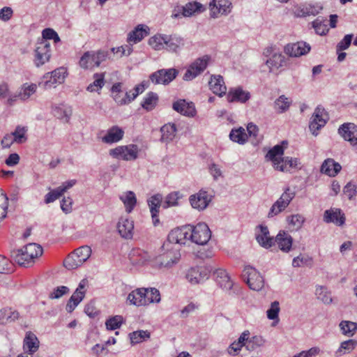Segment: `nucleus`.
<instances>
[{
	"label": "nucleus",
	"mask_w": 357,
	"mask_h": 357,
	"mask_svg": "<svg viewBox=\"0 0 357 357\" xmlns=\"http://www.w3.org/2000/svg\"><path fill=\"white\" fill-rule=\"evenodd\" d=\"M168 36L155 35L149 40V44L155 50L164 48Z\"/></svg>",
	"instance_id": "nucleus-51"
},
{
	"label": "nucleus",
	"mask_w": 357,
	"mask_h": 357,
	"mask_svg": "<svg viewBox=\"0 0 357 357\" xmlns=\"http://www.w3.org/2000/svg\"><path fill=\"white\" fill-rule=\"evenodd\" d=\"M51 58L50 44L48 41L40 40L38 41L34 50L33 63L39 68L47 63Z\"/></svg>",
	"instance_id": "nucleus-10"
},
{
	"label": "nucleus",
	"mask_w": 357,
	"mask_h": 357,
	"mask_svg": "<svg viewBox=\"0 0 357 357\" xmlns=\"http://www.w3.org/2000/svg\"><path fill=\"white\" fill-rule=\"evenodd\" d=\"M26 130L24 127L17 126L15 131L11 133L15 142L21 144L26 141L25 132Z\"/></svg>",
	"instance_id": "nucleus-59"
},
{
	"label": "nucleus",
	"mask_w": 357,
	"mask_h": 357,
	"mask_svg": "<svg viewBox=\"0 0 357 357\" xmlns=\"http://www.w3.org/2000/svg\"><path fill=\"white\" fill-rule=\"evenodd\" d=\"M259 227L260 233L256 235L257 242L261 246L265 248H271L273 245L274 241L273 238L269 235L268 227L263 225H260Z\"/></svg>",
	"instance_id": "nucleus-31"
},
{
	"label": "nucleus",
	"mask_w": 357,
	"mask_h": 357,
	"mask_svg": "<svg viewBox=\"0 0 357 357\" xmlns=\"http://www.w3.org/2000/svg\"><path fill=\"white\" fill-rule=\"evenodd\" d=\"M120 199L123 202L126 211L130 213L137 202L135 193L132 191H128L126 194L121 196Z\"/></svg>",
	"instance_id": "nucleus-40"
},
{
	"label": "nucleus",
	"mask_w": 357,
	"mask_h": 357,
	"mask_svg": "<svg viewBox=\"0 0 357 357\" xmlns=\"http://www.w3.org/2000/svg\"><path fill=\"white\" fill-rule=\"evenodd\" d=\"M8 200L6 195L0 190V221L4 219L7 213Z\"/></svg>",
	"instance_id": "nucleus-58"
},
{
	"label": "nucleus",
	"mask_w": 357,
	"mask_h": 357,
	"mask_svg": "<svg viewBox=\"0 0 357 357\" xmlns=\"http://www.w3.org/2000/svg\"><path fill=\"white\" fill-rule=\"evenodd\" d=\"M180 114L192 118L197 114L195 104L191 101L180 99Z\"/></svg>",
	"instance_id": "nucleus-36"
},
{
	"label": "nucleus",
	"mask_w": 357,
	"mask_h": 357,
	"mask_svg": "<svg viewBox=\"0 0 357 357\" xmlns=\"http://www.w3.org/2000/svg\"><path fill=\"white\" fill-rule=\"evenodd\" d=\"M12 271V264L6 257L0 255V273L8 274Z\"/></svg>",
	"instance_id": "nucleus-61"
},
{
	"label": "nucleus",
	"mask_w": 357,
	"mask_h": 357,
	"mask_svg": "<svg viewBox=\"0 0 357 357\" xmlns=\"http://www.w3.org/2000/svg\"><path fill=\"white\" fill-rule=\"evenodd\" d=\"M158 95L153 92H149L144 98V100L142 102L141 105L146 111H151L155 107L158 103Z\"/></svg>",
	"instance_id": "nucleus-45"
},
{
	"label": "nucleus",
	"mask_w": 357,
	"mask_h": 357,
	"mask_svg": "<svg viewBox=\"0 0 357 357\" xmlns=\"http://www.w3.org/2000/svg\"><path fill=\"white\" fill-rule=\"evenodd\" d=\"M176 126L174 123H167L164 125L160 128L162 133L161 142H169L172 140L176 136Z\"/></svg>",
	"instance_id": "nucleus-34"
},
{
	"label": "nucleus",
	"mask_w": 357,
	"mask_h": 357,
	"mask_svg": "<svg viewBox=\"0 0 357 357\" xmlns=\"http://www.w3.org/2000/svg\"><path fill=\"white\" fill-rule=\"evenodd\" d=\"M339 326L342 334L348 337H352L357 330V323L350 321H342Z\"/></svg>",
	"instance_id": "nucleus-44"
},
{
	"label": "nucleus",
	"mask_w": 357,
	"mask_h": 357,
	"mask_svg": "<svg viewBox=\"0 0 357 357\" xmlns=\"http://www.w3.org/2000/svg\"><path fill=\"white\" fill-rule=\"evenodd\" d=\"M296 196V192L289 187L285 188L281 196L271 206L268 218H273L284 211Z\"/></svg>",
	"instance_id": "nucleus-4"
},
{
	"label": "nucleus",
	"mask_w": 357,
	"mask_h": 357,
	"mask_svg": "<svg viewBox=\"0 0 357 357\" xmlns=\"http://www.w3.org/2000/svg\"><path fill=\"white\" fill-rule=\"evenodd\" d=\"M67 75V70L63 67H60L51 73H45L43 77V81L39 86L45 89L55 88L56 84H62Z\"/></svg>",
	"instance_id": "nucleus-7"
},
{
	"label": "nucleus",
	"mask_w": 357,
	"mask_h": 357,
	"mask_svg": "<svg viewBox=\"0 0 357 357\" xmlns=\"http://www.w3.org/2000/svg\"><path fill=\"white\" fill-rule=\"evenodd\" d=\"M323 7L319 3L316 4H308V5H300L296 6L294 8V13L295 16L298 17H307V16H315L318 15Z\"/></svg>",
	"instance_id": "nucleus-18"
},
{
	"label": "nucleus",
	"mask_w": 357,
	"mask_h": 357,
	"mask_svg": "<svg viewBox=\"0 0 357 357\" xmlns=\"http://www.w3.org/2000/svg\"><path fill=\"white\" fill-rule=\"evenodd\" d=\"M232 5L229 0H212L209 3L210 15L212 18L227 15L231 11Z\"/></svg>",
	"instance_id": "nucleus-13"
},
{
	"label": "nucleus",
	"mask_w": 357,
	"mask_h": 357,
	"mask_svg": "<svg viewBox=\"0 0 357 357\" xmlns=\"http://www.w3.org/2000/svg\"><path fill=\"white\" fill-rule=\"evenodd\" d=\"M211 238V231L204 222L196 225H185L180 227V245L194 243L197 245H206Z\"/></svg>",
	"instance_id": "nucleus-2"
},
{
	"label": "nucleus",
	"mask_w": 357,
	"mask_h": 357,
	"mask_svg": "<svg viewBox=\"0 0 357 357\" xmlns=\"http://www.w3.org/2000/svg\"><path fill=\"white\" fill-rule=\"evenodd\" d=\"M149 34V28L144 24L137 25L134 30L129 33L128 40L135 43L141 41L145 36Z\"/></svg>",
	"instance_id": "nucleus-29"
},
{
	"label": "nucleus",
	"mask_w": 357,
	"mask_h": 357,
	"mask_svg": "<svg viewBox=\"0 0 357 357\" xmlns=\"http://www.w3.org/2000/svg\"><path fill=\"white\" fill-rule=\"evenodd\" d=\"M37 86L36 84H24L21 88L20 92L18 93L19 98L26 100L30 98L31 95L36 93Z\"/></svg>",
	"instance_id": "nucleus-50"
},
{
	"label": "nucleus",
	"mask_w": 357,
	"mask_h": 357,
	"mask_svg": "<svg viewBox=\"0 0 357 357\" xmlns=\"http://www.w3.org/2000/svg\"><path fill=\"white\" fill-rule=\"evenodd\" d=\"M344 214L340 208H331L325 211L324 221L326 223H333L337 226H342L345 222Z\"/></svg>",
	"instance_id": "nucleus-19"
},
{
	"label": "nucleus",
	"mask_w": 357,
	"mask_h": 357,
	"mask_svg": "<svg viewBox=\"0 0 357 357\" xmlns=\"http://www.w3.org/2000/svg\"><path fill=\"white\" fill-rule=\"evenodd\" d=\"M199 305L194 303H190L180 311V317L186 318L194 314L198 309Z\"/></svg>",
	"instance_id": "nucleus-63"
},
{
	"label": "nucleus",
	"mask_w": 357,
	"mask_h": 357,
	"mask_svg": "<svg viewBox=\"0 0 357 357\" xmlns=\"http://www.w3.org/2000/svg\"><path fill=\"white\" fill-rule=\"evenodd\" d=\"M357 341L355 340H348L341 343L339 349L336 351L337 356H342L351 353L356 347Z\"/></svg>",
	"instance_id": "nucleus-49"
},
{
	"label": "nucleus",
	"mask_w": 357,
	"mask_h": 357,
	"mask_svg": "<svg viewBox=\"0 0 357 357\" xmlns=\"http://www.w3.org/2000/svg\"><path fill=\"white\" fill-rule=\"evenodd\" d=\"M139 148L135 144L119 146L109 150V155L116 159L126 161L135 160L138 157Z\"/></svg>",
	"instance_id": "nucleus-9"
},
{
	"label": "nucleus",
	"mask_w": 357,
	"mask_h": 357,
	"mask_svg": "<svg viewBox=\"0 0 357 357\" xmlns=\"http://www.w3.org/2000/svg\"><path fill=\"white\" fill-rule=\"evenodd\" d=\"M289 225L295 230L301 229L305 222V218L301 214H294L287 218Z\"/></svg>",
	"instance_id": "nucleus-52"
},
{
	"label": "nucleus",
	"mask_w": 357,
	"mask_h": 357,
	"mask_svg": "<svg viewBox=\"0 0 357 357\" xmlns=\"http://www.w3.org/2000/svg\"><path fill=\"white\" fill-rule=\"evenodd\" d=\"M22 251L28 254L33 259L42 255L43 248L37 243H29L22 248Z\"/></svg>",
	"instance_id": "nucleus-41"
},
{
	"label": "nucleus",
	"mask_w": 357,
	"mask_h": 357,
	"mask_svg": "<svg viewBox=\"0 0 357 357\" xmlns=\"http://www.w3.org/2000/svg\"><path fill=\"white\" fill-rule=\"evenodd\" d=\"M24 348L28 349L29 354H33L39 348V340L32 332H27L24 339Z\"/></svg>",
	"instance_id": "nucleus-33"
},
{
	"label": "nucleus",
	"mask_w": 357,
	"mask_h": 357,
	"mask_svg": "<svg viewBox=\"0 0 357 357\" xmlns=\"http://www.w3.org/2000/svg\"><path fill=\"white\" fill-rule=\"evenodd\" d=\"M145 87L143 84L137 85L132 91L126 93L125 96L128 100V103L132 101L139 93H142Z\"/></svg>",
	"instance_id": "nucleus-62"
},
{
	"label": "nucleus",
	"mask_w": 357,
	"mask_h": 357,
	"mask_svg": "<svg viewBox=\"0 0 357 357\" xmlns=\"http://www.w3.org/2000/svg\"><path fill=\"white\" fill-rule=\"evenodd\" d=\"M206 10V7L197 1L189 2L183 7L182 14L184 17H192Z\"/></svg>",
	"instance_id": "nucleus-30"
},
{
	"label": "nucleus",
	"mask_w": 357,
	"mask_h": 357,
	"mask_svg": "<svg viewBox=\"0 0 357 357\" xmlns=\"http://www.w3.org/2000/svg\"><path fill=\"white\" fill-rule=\"evenodd\" d=\"M93 77L95 80L86 88L87 91L89 92L100 91L105 84V73H95Z\"/></svg>",
	"instance_id": "nucleus-46"
},
{
	"label": "nucleus",
	"mask_w": 357,
	"mask_h": 357,
	"mask_svg": "<svg viewBox=\"0 0 357 357\" xmlns=\"http://www.w3.org/2000/svg\"><path fill=\"white\" fill-rule=\"evenodd\" d=\"M312 262V258L308 256H304L300 255L294 257L292 260V266L293 267H301L303 265H310Z\"/></svg>",
	"instance_id": "nucleus-57"
},
{
	"label": "nucleus",
	"mask_w": 357,
	"mask_h": 357,
	"mask_svg": "<svg viewBox=\"0 0 357 357\" xmlns=\"http://www.w3.org/2000/svg\"><path fill=\"white\" fill-rule=\"evenodd\" d=\"M250 98V92L243 90L241 86L231 88L227 95V100L229 102L245 103Z\"/></svg>",
	"instance_id": "nucleus-20"
},
{
	"label": "nucleus",
	"mask_w": 357,
	"mask_h": 357,
	"mask_svg": "<svg viewBox=\"0 0 357 357\" xmlns=\"http://www.w3.org/2000/svg\"><path fill=\"white\" fill-rule=\"evenodd\" d=\"M210 61L211 57L208 55L196 59L186 70L183 77V80L191 81L201 75L206 69Z\"/></svg>",
	"instance_id": "nucleus-6"
},
{
	"label": "nucleus",
	"mask_w": 357,
	"mask_h": 357,
	"mask_svg": "<svg viewBox=\"0 0 357 357\" xmlns=\"http://www.w3.org/2000/svg\"><path fill=\"white\" fill-rule=\"evenodd\" d=\"M338 133L351 146L357 145V126L353 123H344L338 129Z\"/></svg>",
	"instance_id": "nucleus-17"
},
{
	"label": "nucleus",
	"mask_w": 357,
	"mask_h": 357,
	"mask_svg": "<svg viewBox=\"0 0 357 357\" xmlns=\"http://www.w3.org/2000/svg\"><path fill=\"white\" fill-rule=\"evenodd\" d=\"M162 200V196L160 194H156L151 196L147 201L150 212L151 213L153 224L154 226H157L159 224V208L161 206Z\"/></svg>",
	"instance_id": "nucleus-21"
},
{
	"label": "nucleus",
	"mask_w": 357,
	"mask_h": 357,
	"mask_svg": "<svg viewBox=\"0 0 357 357\" xmlns=\"http://www.w3.org/2000/svg\"><path fill=\"white\" fill-rule=\"evenodd\" d=\"M285 63L284 56L280 53H274L265 61L266 66L268 68L270 73L278 75L280 68L282 67Z\"/></svg>",
	"instance_id": "nucleus-23"
},
{
	"label": "nucleus",
	"mask_w": 357,
	"mask_h": 357,
	"mask_svg": "<svg viewBox=\"0 0 357 357\" xmlns=\"http://www.w3.org/2000/svg\"><path fill=\"white\" fill-rule=\"evenodd\" d=\"M176 70L174 68L161 69L150 75L151 81L155 84H167L176 76Z\"/></svg>",
	"instance_id": "nucleus-15"
},
{
	"label": "nucleus",
	"mask_w": 357,
	"mask_h": 357,
	"mask_svg": "<svg viewBox=\"0 0 357 357\" xmlns=\"http://www.w3.org/2000/svg\"><path fill=\"white\" fill-rule=\"evenodd\" d=\"M108 55V52L105 50L87 51L81 56L79 65L82 69L92 70L95 67H98L102 62L106 61Z\"/></svg>",
	"instance_id": "nucleus-3"
},
{
	"label": "nucleus",
	"mask_w": 357,
	"mask_h": 357,
	"mask_svg": "<svg viewBox=\"0 0 357 357\" xmlns=\"http://www.w3.org/2000/svg\"><path fill=\"white\" fill-rule=\"evenodd\" d=\"M311 50L310 45L304 41L289 43L284 47V52L291 57H299L307 54Z\"/></svg>",
	"instance_id": "nucleus-16"
},
{
	"label": "nucleus",
	"mask_w": 357,
	"mask_h": 357,
	"mask_svg": "<svg viewBox=\"0 0 357 357\" xmlns=\"http://www.w3.org/2000/svg\"><path fill=\"white\" fill-rule=\"evenodd\" d=\"M247 131L248 137H250L251 143L254 145H257L261 141V137L259 136L258 127L255 124L250 123L248 124Z\"/></svg>",
	"instance_id": "nucleus-53"
},
{
	"label": "nucleus",
	"mask_w": 357,
	"mask_h": 357,
	"mask_svg": "<svg viewBox=\"0 0 357 357\" xmlns=\"http://www.w3.org/2000/svg\"><path fill=\"white\" fill-rule=\"evenodd\" d=\"M341 165L332 158L324 161L321 167V172L329 176H336L341 170Z\"/></svg>",
	"instance_id": "nucleus-27"
},
{
	"label": "nucleus",
	"mask_w": 357,
	"mask_h": 357,
	"mask_svg": "<svg viewBox=\"0 0 357 357\" xmlns=\"http://www.w3.org/2000/svg\"><path fill=\"white\" fill-rule=\"evenodd\" d=\"M212 271L213 272V275L215 277L217 282L220 285L222 288L225 289H229L231 288V281L225 270L222 268H217L214 271L213 270Z\"/></svg>",
	"instance_id": "nucleus-32"
},
{
	"label": "nucleus",
	"mask_w": 357,
	"mask_h": 357,
	"mask_svg": "<svg viewBox=\"0 0 357 357\" xmlns=\"http://www.w3.org/2000/svg\"><path fill=\"white\" fill-rule=\"evenodd\" d=\"M53 114L58 119L68 122L72 115V109L70 107L61 105L53 107Z\"/></svg>",
	"instance_id": "nucleus-37"
},
{
	"label": "nucleus",
	"mask_w": 357,
	"mask_h": 357,
	"mask_svg": "<svg viewBox=\"0 0 357 357\" xmlns=\"http://www.w3.org/2000/svg\"><path fill=\"white\" fill-rule=\"evenodd\" d=\"M280 303L275 301L271 303L269 309L266 311V315L268 319L274 321L273 326L279 322Z\"/></svg>",
	"instance_id": "nucleus-48"
},
{
	"label": "nucleus",
	"mask_w": 357,
	"mask_h": 357,
	"mask_svg": "<svg viewBox=\"0 0 357 357\" xmlns=\"http://www.w3.org/2000/svg\"><path fill=\"white\" fill-rule=\"evenodd\" d=\"M129 337L131 344H136L148 340L150 337V333L148 331H137L130 333Z\"/></svg>",
	"instance_id": "nucleus-47"
},
{
	"label": "nucleus",
	"mask_w": 357,
	"mask_h": 357,
	"mask_svg": "<svg viewBox=\"0 0 357 357\" xmlns=\"http://www.w3.org/2000/svg\"><path fill=\"white\" fill-rule=\"evenodd\" d=\"M242 277L252 290L260 291L264 285L263 277L252 266H245L243 271Z\"/></svg>",
	"instance_id": "nucleus-8"
},
{
	"label": "nucleus",
	"mask_w": 357,
	"mask_h": 357,
	"mask_svg": "<svg viewBox=\"0 0 357 357\" xmlns=\"http://www.w3.org/2000/svg\"><path fill=\"white\" fill-rule=\"evenodd\" d=\"M283 144H287V141H282L281 144H277L271 148L266 154L265 159L266 161L272 162L273 167L280 172H284L286 166L281 164L282 160L284 158V147Z\"/></svg>",
	"instance_id": "nucleus-11"
},
{
	"label": "nucleus",
	"mask_w": 357,
	"mask_h": 357,
	"mask_svg": "<svg viewBox=\"0 0 357 357\" xmlns=\"http://www.w3.org/2000/svg\"><path fill=\"white\" fill-rule=\"evenodd\" d=\"M124 131L121 128L116 126H112L102 138V141L106 144L116 143L122 139Z\"/></svg>",
	"instance_id": "nucleus-28"
},
{
	"label": "nucleus",
	"mask_w": 357,
	"mask_h": 357,
	"mask_svg": "<svg viewBox=\"0 0 357 357\" xmlns=\"http://www.w3.org/2000/svg\"><path fill=\"white\" fill-rule=\"evenodd\" d=\"M69 291L68 287L66 286H60L54 289L52 292L49 295L50 299H58L62 297L63 295L68 294Z\"/></svg>",
	"instance_id": "nucleus-64"
},
{
	"label": "nucleus",
	"mask_w": 357,
	"mask_h": 357,
	"mask_svg": "<svg viewBox=\"0 0 357 357\" xmlns=\"http://www.w3.org/2000/svg\"><path fill=\"white\" fill-rule=\"evenodd\" d=\"M229 138L234 142L244 144L248 141V134L242 127L233 128L229 133Z\"/></svg>",
	"instance_id": "nucleus-35"
},
{
	"label": "nucleus",
	"mask_w": 357,
	"mask_h": 357,
	"mask_svg": "<svg viewBox=\"0 0 357 357\" xmlns=\"http://www.w3.org/2000/svg\"><path fill=\"white\" fill-rule=\"evenodd\" d=\"M212 271L211 265L192 267L186 271L185 278L192 284L203 283L209 278Z\"/></svg>",
	"instance_id": "nucleus-5"
},
{
	"label": "nucleus",
	"mask_w": 357,
	"mask_h": 357,
	"mask_svg": "<svg viewBox=\"0 0 357 357\" xmlns=\"http://www.w3.org/2000/svg\"><path fill=\"white\" fill-rule=\"evenodd\" d=\"M275 242L280 250L288 252L292 247L293 238L288 233L281 231L276 236Z\"/></svg>",
	"instance_id": "nucleus-26"
},
{
	"label": "nucleus",
	"mask_w": 357,
	"mask_h": 357,
	"mask_svg": "<svg viewBox=\"0 0 357 357\" xmlns=\"http://www.w3.org/2000/svg\"><path fill=\"white\" fill-rule=\"evenodd\" d=\"M12 257L20 266H29L33 261V259L29 258L28 254L22 251V248L14 250L12 253Z\"/></svg>",
	"instance_id": "nucleus-38"
},
{
	"label": "nucleus",
	"mask_w": 357,
	"mask_h": 357,
	"mask_svg": "<svg viewBox=\"0 0 357 357\" xmlns=\"http://www.w3.org/2000/svg\"><path fill=\"white\" fill-rule=\"evenodd\" d=\"M211 200L212 196L203 189L190 195L189 197V202L191 206L199 211L205 210Z\"/></svg>",
	"instance_id": "nucleus-12"
},
{
	"label": "nucleus",
	"mask_w": 357,
	"mask_h": 357,
	"mask_svg": "<svg viewBox=\"0 0 357 357\" xmlns=\"http://www.w3.org/2000/svg\"><path fill=\"white\" fill-rule=\"evenodd\" d=\"M326 22V20L320 19L319 17L312 22V27L317 34L323 36L328 33V28Z\"/></svg>",
	"instance_id": "nucleus-54"
},
{
	"label": "nucleus",
	"mask_w": 357,
	"mask_h": 357,
	"mask_svg": "<svg viewBox=\"0 0 357 357\" xmlns=\"http://www.w3.org/2000/svg\"><path fill=\"white\" fill-rule=\"evenodd\" d=\"M326 119L327 114L325 109L317 107L314 110L309 125V128L313 135L317 136L318 135L317 131L325 126Z\"/></svg>",
	"instance_id": "nucleus-14"
},
{
	"label": "nucleus",
	"mask_w": 357,
	"mask_h": 357,
	"mask_svg": "<svg viewBox=\"0 0 357 357\" xmlns=\"http://www.w3.org/2000/svg\"><path fill=\"white\" fill-rule=\"evenodd\" d=\"M151 258L148 252L140 250L137 252L136 258H132V261L134 264L143 266L151 261Z\"/></svg>",
	"instance_id": "nucleus-55"
},
{
	"label": "nucleus",
	"mask_w": 357,
	"mask_h": 357,
	"mask_svg": "<svg viewBox=\"0 0 357 357\" xmlns=\"http://www.w3.org/2000/svg\"><path fill=\"white\" fill-rule=\"evenodd\" d=\"M291 104L284 95L279 96L274 102V109L278 113H284L287 111Z\"/></svg>",
	"instance_id": "nucleus-39"
},
{
	"label": "nucleus",
	"mask_w": 357,
	"mask_h": 357,
	"mask_svg": "<svg viewBox=\"0 0 357 357\" xmlns=\"http://www.w3.org/2000/svg\"><path fill=\"white\" fill-rule=\"evenodd\" d=\"M134 229L133 222L125 218H121L117 224V229L121 237L124 238H131L132 236V230Z\"/></svg>",
	"instance_id": "nucleus-25"
},
{
	"label": "nucleus",
	"mask_w": 357,
	"mask_h": 357,
	"mask_svg": "<svg viewBox=\"0 0 357 357\" xmlns=\"http://www.w3.org/2000/svg\"><path fill=\"white\" fill-rule=\"evenodd\" d=\"M74 252L76 253V255H77L78 257L82 260L83 263L85 262L91 255V248L86 245L79 247Z\"/></svg>",
	"instance_id": "nucleus-60"
},
{
	"label": "nucleus",
	"mask_w": 357,
	"mask_h": 357,
	"mask_svg": "<svg viewBox=\"0 0 357 357\" xmlns=\"http://www.w3.org/2000/svg\"><path fill=\"white\" fill-rule=\"evenodd\" d=\"M165 252L156 257L152 261V266L157 268H171L176 264V255L178 252V228H174L168 234L166 241L162 245Z\"/></svg>",
	"instance_id": "nucleus-1"
},
{
	"label": "nucleus",
	"mask_w": 357,
	"mask_h": 357,
	"mask_svg": "<svg viewBox=\"0 0 357 357\" xmlns=\"http://www.w3.org/2000/svg\"><path fill=\"white\" fill-rule=\"evenodd\" d=\"M148 289L139 288L131 291L128 296V301L130 304L136 306H142L148 304L146 301Z\"/></svg>",
	"instance_id": "nucleus-22"
},
{
	"label": "nucleus",
	"mask_w": 357,
	"mask_h": 357,
	"mask_svg": "<svg viewBox=\"0 0 357 357\" xmlns=\"http://www.w3.org/2000/svg\"><path fill=\"white\" fill-rule=\"evenodd\" d=\"M210 89L213 93L222 97L225 95L227 87L221 75H211L208 82Z\"/></svg>",
	"instance_id": "nucleus-24"
},
{
	"label": "nucleus",
	"mask_w": 357,
	"mask_h": 357,
	"mask_svg": "<svg viewBox=\"0 0 357 357\" xmlns=\"http://www.w3.org/2000/svg\"><path fill=\"white\" fill-rule=\"evenodd\" d=\"M82 264L83 262L75 252L70 254L63 261V266L68 270L75 269Z\"/></svg>",
	"instance_id": "nucleus-43"
},
{
	"label": "nucleus",
	"mask_w": 357,
	"mask_h": 357,
	"mask_svg": "<svg viewBox=\"0 0 357 357\" xmlns=\"http://www.w3.org/2000/svg\"><path fill=\"white\" fill-rule=\"evenodd\" d=\"M123 321V317L116 315L107 319L105 322V325L107 329L115 330L121 327Z\"/></svg>",
	"instance_id": "nucleus-56"
},
{
	"label": "nucleus",
	"mask_w": 357,
	"mask_h": 357,
	"mask_svg": "<svg viewBox=\"0 0 357 357\" xmlns=\"http://www.w3.org/2000/svg\"><path fill=\"white\" fill-rule=\"evenodd\" d=\"M315 294L317 298L326 305H330L333 302L331 292L324 286H317L315 289Z\"/></svg>",
	"instance_id": "nucleus-42"
}]
</instances>
